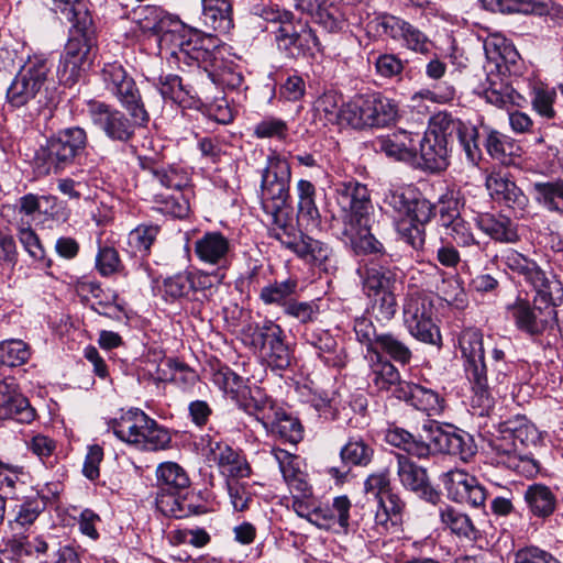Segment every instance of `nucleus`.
Segmentation results:
<instances>
[{"label":"nucleus","instance_id":"f257e3e1","mask_svg":"<svg viewBox=\"0 0 563 563\" xmlns=\"http://www.w3.org/2000/svg\"><path fill=\"white\" fill-rule=\"evenodd\" d=\"M454 133L467 159L473 164L479 161L482 152L477 129L453 118L448 112H439L430 119L429 126L422 136L415 133L417 156L419 155L426 170L437 173L449 166L450 142Z\"/></svg>","mask_w":563,"mask_h":563},{"label":"nucleus","instance_id":"f03ea898","mask_svg":"<svg viewBox=\"0 0 563 563\" xmlns=\"http://www.w3.org/2000/svg\"><path fill=\"white\" fill-rule=\"evenodd\" d=\"M385 440L418 459H427L434 454H450L462 461H470L477 451L474 439L467 432L438 421L423 423L417 434L402 428H391L386 432Z\"/></svg>","mask_w":563,"mask_h":563},{"label":"nucleus","instance_id":"7ed1b4c3","mask_svg":"<svg viewBox=\"0 0 563 563\" xmlns=\"http://www.w3.org/2000/svg\"><path fill=\"white\" fill-rule=\"evenodd\" d=\"M335 200L343 211L340 239L357 254L383 253L384 245L372 233L373 205L369 190L357 180L335 185Z\"/></svg>","mask_w":563,"mask_h":563},{"label":"nucleus","instance_id":"20e7f679","mask_svg":"<svg viewBox=\"0 0 563 563\" xmlns=\"http://www.w3.org/2000/svg\"><path fill=\"white\" fill-rule=\"evenodd\" d=\"M536 439L534 426L526 417L517 416L501 422L488 444L497 464L525 477H533L539 473V465L527 449Z\"/></svg>","mask_w":563,"mask_h":563},{"label":"nucleus","instance_id":"39448f33","mask_svg":"<svg viewBox=\"0 0 563 563\" xmlns=\"http://www.w3.org/2000/svg\"><path fill=\"white\" fill-rule=\"evenodd\" d=\"M459 347L463 360L465 375L472 384V389L483 405H490V380H500L507 368L505 352L495 346L492 350V378L485 362L484 335L475 328H468L459 335Z\"/></svg>","mask_w":563,"mask_h":563},{"label":"nucleus","instance_id":"423d86ee","mask_svg":"<svg viewBox=\"0 0 563 563\" xmlns=\"http://www.w3.org/2000/svg\"><path fill=\"white\" fill-rule=\"evenodd\" d=\"M486 55V79L481 85V95L490 104L498 108L514 102V89L507 77L516 71L519 60L517 49L499 35H492L484 42Z\"/></svg>","mask_w":563,"mask_h":563},{"label":"nucleus","instance_id":"0eeeda50","mask_svg":"<svg viewBox=\"0 0 563 563\" xmlns=\"http://www.w3.org/2000/svg\"><path fill=\"white\" fill-rule=\"evenodd\" d=\"M211 46L213 45L210 38H203L187 30L176 42L175 49L168 51L167 54L179 66L180 64L197 65L202 68L217 85L239 86L242 80L241 75L227 65Z\"/></svg>","mask_w":563,"mask_h":563},{"label":"nucleus","instance_id":"6e6552de","mask_svg":"<svg viewBox=\"0 0 563 563\" xmlns=\"http://www.w3.org/2000/svg\"><path fill=\"white\" fill-rule=\"evenodd\" d=\"M87 145L88 135L84 128L60 129L35 151L32 159L34 172L37 176L63 173L77 162Z\"/></svg>","mask_w":563,"mask_h":563},{"label":"nucleus","instance_id":"1a4fd4ad","mask_svg":"<svg viewBox=\"0 0 563 563\" xmlns=\"http://www.w3.org/2000/svg\"><path fill=\"white\" fill-rule=\"evenodd\" d=\"M118 439L141 451L157 452L172 446V434L140 409H130L110 422Z\"/></svg>","mask_w":563,"mask_h":563},{"label":"nucleus","instance_id":"9d476101","mask_svg":"<svg viewBox=\"0 0 563 563\" xmlns=\"http://www.w3.org/2000/svg\"><path fill=\"white\" fill-rule=\"evenodd\" d=\"M139 162L141 168L165 189L154 195L156 209L175 218H185L189 212V202L183 192L189 181L187 173L175 166H161L147 156H139Z\"/></svg>","mask_w":563,"mask_h":563},{"label":"nucleus","instance_id":"9b49d317","mask_svg":"<svg viewBox=\"0 0 563 563\" xmlns=\"http://www.w3.org/2000/svg\"><path fill=\"white\" fill-rule=\"evenodd\" d=\"M51 64L43 54L27 56L7 89L5 101L13 109L37 100L48 82Z\"/></svg>","mask_w":563,"mask_h":563},{"label":"nucleus","instance_id":"f8f14e48","mask_svg":"<svg viewBox=\"0 0 563 563\" xmlns=\"http://www.w3.org/2000/svg\"><path fill=\"white\" fill-rule=\"evenodd\" d=\"M157 508L168 517L185 518L191 514L190 505L185 503L183 494L190 486L186 470L176 462L167 461L158 464L155 471Z\"/></svg>","mask_w":563,"mask_h":563},{"label":"nucleus","instance_id":"ddd939ff","mask_svg":"<svg viewBox=\"0 0 563 563\" xmlns=\"http://www.w3.org/2000/svg\"><path fill=\"white\" fill-rule=\"evenodd\" d=\"M104 89L113 96L140 126L150 121L135 80L120 62L104 63L100 69Z\"/></svg>","mask_w":563,"mask_h":563},{"label":"nucleus","instance_id":"4468645a","mask_svg":"<svg viewBox=\"0 0 563 563\" xmlns=\"http://www.w3.org/2000/svg\"><path fill=\"white\" fill-rule=\"evenodd\" d=\"M346 114L354 129L383 128L395 122L398 107L379 92L356 96L347 102Z\"/></svg>","mask_w":563,"mask_h":563},{"label":"nucleus","instance_id":"2eb2a0df","mask_svg":"<svg viewBox=\"0 0 563 563\" xmlns=\"http://www.w3.org/2000/svg\"><path fill=\"white\" fill-rule=\"evenodd\" d=\"M402 314L404 323L415 339L432 345L440 344L441 335L434 322L435 309L429 295L418 290L408 294Z\"/></svg>","mask_w":563,"mask_h":563},{"label":"nucleus","instance_id":"dca6fc26","mask_svg":"<svg viewBox=\"0 0 563 563\" xmlns=\"http://www.w3.org/2000/svg\"><path fill=\"white\" fill-rule=\"evenodd\" d=\"M497 261L506 272L521 277L527 284L532 286L540 297H549L551 299V295L554 294L560 295L558 298L563 296L561 283L550 280L536 261L518 251L507 249L497 256Z\"/></svg>","mask_w":563,"mask_h":563},{"label":"nucleus","instance_id":"f3484780","mask_svg":"<svg viewBox=\"0 0 563 563\" xmlns=\"http://www.w3.org/2000/svg\"><path fill=\"white\" fill-rule=\"evenodd\" d=\"M250 344L274 369H286L291 364V352L285 342L283 328L274 321L266 320L262 325L251 329Z\"/></svg>","mask_w":563,"mask_h":563},{"label":"nucleus","instance_id":"a211bd4d","mask_svg":"<svg viewBox=\"0 0 563 563\" xmlns=\"http://www.w3.org/2000/svg\"><path fill=\"white\" fill-rule=\"evenodd\" d=\"M545 305L536 306L526 300H517L509 307V312L516 327L530 336H540L545 332L553 330L561 317L554 307V297H541Z\"/></svg>","mask_w":563,"mask_h":563},{"label":"nucleus","instance_id":"6ab92c4d","mask_svg":"<svg viewBox=\"0 0 563 563\" xmlns=\"http://www.w3.org/2000/svg\"><path fill=\"white\" fill-rule=\"evenodd\" d=\"M252 406L255 409L257 420L272 434L292 444L302 439V427L299 420L284 409L276 408L272 400L265 399L261 404L254 400V404L250 402L246 409L250 410Z\"/></svg>","mask_w":563,"mask_h":563},{"label":"nucleus","instance_id":"aec40b11","mask_svg":"<svg viewBox=\"0 0 563 563\" xmlns=\"http://www.w3.org/2000/svg\"><path fill=\"white\" fill-rule=\"evenodd\" d=\"M87 112L91 122L113 141L128 142L134 134L135 121L110 104L88 100Z\"/></svg>","mask_w":563,"mask_h":563},{"label":"nucleus","instance_id":"412c9836","mask_svg":"<svg viewBox=\"0 0 563 563\" xmlns=\"http://www.w3.org/2000/svg\"><path fill=\"white\" fill-rule=\"evenodd\" d=\"M396 473L401 486L421 499L437 505L441 499V495L432 486L427 468L418 465L406 454H396Z\"/></svg>","mask_w":563,"mask_h":563},{"label":"nucleus","instance_id":"4be33fe9","mask_svg":"<svg viewBox=\"0 0 563 563\" xmlns=\"http://www.w3.org/2000/svg\"><path fill=\"white\" fill-rule=\"evenodd\" d=\"M277 47L287 57L299 58L319 48V40L312 29L301 22H286L275 32Z\"/></svg>","mask_w":563,"mask_h":563},{"label":"nucleus","instance_id":"5701e85b","mask_svg":"<svg viewBox=\"0 0 563 563\" xmlns=\"http://www.w3.org/2000/svg\"><path fill=\"white\" fill-rule=\"evenodd\" d=\"M448 497L459 504H468L481 507L487 498L485 488L468 473L454 468L443 473L440 477Z\"/></svg>","mask_w":563,"mask_h":563},{"label":"nucleus","instance_id":"b1692460","mask_svg":"<svg viewBox=\"0 0 563 563\" xmlns=\"http://www.w3.org/2000/svg\"><path fill=\"white\" fill-rule=\"evenodd\" d=\"M297 8L330 33L339 32L345 26L343 0H297Z\"/></svg>","mask_w":563,"mask_h":563},{"label":"nucleus","instance_id":"393cba45","mask_svg":"<svg viewBox=\"0 0 563 563\" xmlns=\"http://www.w3.org/2000/svg\"><path fill=\"white\" fill-rule=\"evenodd\" d=\"M79 21L71 22L70 35L62 56L90 62L89 55L96 45V31L90 14L79 7Z\"/></svg>","mask_w":563,"mask_h":563},{"label":"nucleus","instance_id":"a878e982","mask_svg":"<svg viewBox=\"0 0 563 563\" xmlns=\"http://www.w3.org/2000/svg\"><path fill=\"white\" fill-rule=\"evenodd\" d=\"M380 26L386 35L401 41L404 46L413 52L428 54L432 46V43L419 29L400 18L384 15Z\"/></svg>","mask_w":563,"mask_h":563},{"label":"nucleus","instance_id":"bb28decb","mask_svg":"<svg viewBox=\"0 0 563 563\" xmlns=\"http://www.w3.org/2000/svg\"><path fill=\"white\" fill-rule=\"evenodd\" d=\"M384 253L385 250L379 254L384 255ZM362 280L365 294L397 289L399 272L385 256H382L365 264Z\"/></svg>","mask_w":563,"mask_h":563},{"label":"nucleus","instance_id":"cd10ccee","mask_svg":"<svg viewBox=\"0 0 563 563\" xmlns=\"http://www.w3.org/2000/svg\"><path fill=\"white\" fill-rule=\"evenodd\" d=\"M36 418L35 409L15 386L0 379V422L7 419L29 424Z\"/></svg>","mask_w":563,"mask_h":563},{"label":"nucleus","instance_id":"c85d7f7f","mask_svg":"<svg viewBox=\"0 0 563 563\" xmlns=\"http://www.w3.org/2000/svg\"><path fill=\"white\" fill-rule=\"evenodd\" d=\"M377 152L396 161L411 162L417 158V142L415 133L405 130L379 136L374 141Z\"/></svg>","mask_w":563,"mask_h":563},{"label":"nucleus","instance_id":"c756f323","mask_svg":"<svg viewBox=\"0 0 563 563\" xmlns=\"http://www.w3.org/2000/svg\"><path fill=\"white\" fill-rule=\"evenodd\" d=\"M231 253L230 241L220 232H207L195 242V254L209 265L225 267Z\"/></svg>","mask_w":563,"mask_h":563},{"label":"nucleus","instance_id":"7c9ffc66","mask_svg":"<svg viewBox=\"0 0 563 563\" xmlns=\"http://www.w3.org/2000/svg\"><path fill=\"white\" fill-rule=\"evenodd\" d=\"M365 360L369 366V380L372 385L379 391H393L396 397V390L406 384L402 380L398 369L377 352L365 355Z\"/></svg>","mask_w":563,"mask_h":563},{"label":"nucleus","instance_id":"2f4dec72","mask_svg":"<svg viewBox=\"0 0 563 563\" xmlns=\"http://www.w3.org/2000/svg\"><path fill=\"white\" fill-rule=\"evenodd\" d=\"M489 195L497 201L506 203L514 209L523 210L528 203L527 196L506 174L494 172L486 178Z\"/></svg>","mask_w":563,"mask_h":563},{"label":"nucleus","instance_id":"473e14b6","mask_svg":"<svg viewBox=\"0 0 563 563\" xmlns=\"http://www.w3.org/2000/svg\"><path fill=\"white\" fill-rule=\"evenodd\" d=\"M396 398L429 413L441 412L444 404V399L437 391L410 382L401 384L396 390Z\"/></svg>","mask_w":563,"mask_h":563},{"label":"nucleus","instance_id":"72a5a7b5","mask_svg":"<svg viewBox=\"0 0 563 563\" xmlns=\"http://www.w3.org/2000/svg\"><path fill=\"white\" fill-rule=\"evenodd\" d=\"M346 110L347 103H343L342 95L333 90L325 91L318 97L312 108L314 118L318 119L322 125H350Z\"/></svg>","mask_w":563,"mask_h":563},{"label":"nucleus","instance_id":"f704fd0d","mask_svg":"<svg viewBox=\"0 0 563 563\" xmlns=\"http://www.w3.org/2000/svg\"><path fill=\"white\" fill-rule=\"evenodd\" d=\"M298 257L309 262L325 273L335 268L333 250L324 242L300 234L292 251Z\"/></svg>","mask_w":563,"mask_h":563},{"label":"nucleus","instance_id":"c9c22d12","mask_svg":"<svg viewBox=\"0 0 563 563\" xmlns=\"http://www.w3.org/2000/svg\"><path fill=\"white\" fill-rule=\"evenodd\" d=\"M351 501L346 496H338L331 506L318 505L314 516V526L320 529H332L339 525L342 529L349 528Z\"/></svg>","mask_w":563,"mask_h":563},{"label":"nucleus","instance_id":"e433bc0d","mask_svg":"<svg viewBox=\"0 0 563 563\" xmlns=\"http://www.w3.org/2000/svg\"><path fill=\"white\" fill-rule=\"evenodd\" d=\"M297 191V218L308 228H318L321 223V214L316 205V187L306 179H300L296 186Z\"/></svg>","mask_w":563,"mask_h":563},{"label":"nucleus","instance_id":"4c0bfd02","mask_svg":"<svg viewBox=\"0 0 563 563\" xmlns=\"http://www.w3.org/2000/svg\"><path fill=\"white\" fill-rule=\"evenodd\" d=\"M211 454L222 474L241 478L250 475L251 470L245 457L230 445L217 442L211 448Z\"/></svg>","mask_w":563,"mask_h":563},{"label":"nucleus","instance_id":"58836bf2","mask_svg":"<svg viewBox=\"0 0 563 563\" xmlns=\"http://www.w3.org/2000/svg\"><path fill=\"white\" fill-rule=\"evenodd\" d=\"M269 236L279 241L286 249L294 251L300 234L292 224L288 210L265 213Z\"/></svg>","mask_w":563,"mask_h":563},{"label":"nucleus","instance_id":"ea45409f","mask_svg":"<svg viewBox=\"0 0 563 563\" xmlns=\"http://www.w3.org/2000/svg\"><path fill=\"white\" fill-rule=\"evenodd\" d=\"M201 21L214 32L227 33L232 27V5L229 0H202Z\"/></svg>","mask_w":563,"mask_h":563},{"label":"nucleus","instance_id":"a19ab883","mask_svg":"<svg viewBox=\"0 0 563 563\" xmlns=\"http://www.w3.org/2000/svg\"><path fill=\"white\" fill-rule=\"evenodd\" d=\"M477 227L492 239L512 243L518 240L516 225L505 216L481 213L475 218Z\"/></svg>","mask_w":563,"mask_h":563},{"label":"nucleus","instance_id":"79ce46f5","mask_svg":"<svg viewBox=\"0 0 563 563\" xmlns=\"http://www.w3.org/2000/svg\"><path fill=\"white\" fill-rule=\"evenodd\" d=\"M523 496L529 510L538 518H547L555 510L556 497L545 485H530Z\"/></svg>","mask_w":563,"mask_h":563},{"label":"nucleus","instance_id":"37998d69","mask_svg":"<svg viewBox=\"0 0 563 563\" xmlns=\"http://www.w3.org/2000/svg\"><path fill=\"white\" fill-rule=\"evenodd\" d=\"M187 30L188 29L179 19L165 11L153 35L155 36L159 49L167 54L168 51L175 49L176 42Z\"/></svg>","mask_w":563,"mask_h":563},{"label":"nucleus","instance_id":"c03bdc74","mask_svg":"<svg viewBox=\"0 0 563 563\" xmlns=\"http://www.w3.org/2000/svg\"><path fill=\"white\" fill-rule=\"evenodd\" d=\"M299 289V280L295 276H289L287 279L263 287L260 292V298L265 305H277L285 307L292 296L297 295Z\"/></svg>","mask_w":563,"mask_h":563},{"label":"nucleus","instance_id":"a18cd8bd","mask_svg":"<svg viewBox=\"0 0 563 563\" xmlns=\"http://www.w3.org/2000/svg\"><path fill=\"white\" fill-rule=\"evenodd\" d=\"M290 179L291 167L289 162L276 154L267 156L266 166L262 170L261 190L290 183Z\"/></svg>","mask_w":563,"mask_h":563},{"label":"nucleus","instance_id":"49530a36","mask_svg":"<svg viewBox=\"0 0 563 563\" xmlns=\"http://www.w3.org/2000/svg\"><path fill=\"white\" fill-rule=\"evenodd\" d=\"M532 188L539 205L551 212L563 213V181H539Z\"/></svg>","mask_w":563,"mask_h":563},{"label":"nucleus","instance_id":"de8ad7c7","mask_svg":"<svg viewBox=\"0 0 563 563\" xmlns=\"http://www.w3.org/2000/svg\"><path fill=\"white\" fill-rule=\"evenodd\" d=\"M441 522L459 537H464L470 540H476L478 530L474 527L471 518L451 506H445L440 509Z\"/></svg>","mask_w":563,"mask_h":563},{"label":"nucleus","instance_id":"09e8293b","mask_svg":"<svg viewBox=\"0 0 563 563\" xmlns=\"http://www.w3.org/2000/svg\"><path fill=\"white\" fill-rule=\"evenodd\" d=\"M485 147L490 157L498 161L503 165L514 164L515 154L518 150V146L510 137L497 131L488 132L485 140Z\"/></svg>","mask_w":563,"mask_h":563},{"label":"nucleus","instance_id":"8fccbe9b","mask_svg":"<svg viewBox=\"0 0 563 563\" xmlns=\"http://www.w3.org/2000/svg\"><path fill=\"white\" fill-rule=\"evenodd\" d=\"M374 455L373 448L361 437H352L340 451L343 464L349 466H366Z\"/></svg>","mask_w":563,"mask_h":563},{"label":"nucleus","instance_id":"3c124183","mask_svg":"<svg viewBox=\"0 0 563 563\" xmlns=\"http://www.w3.org/2000/svg\"><path fill=\"white\" fill-rule=\"evenodd\" d=\"M45 507L46 501L40 495L36 494L26 497L19 506L14 520L9 521L11 531H16L23 527L33 525Z\"/></svg>","mask_w":563,"mask_h":563},{"label":"nucleus","instance_id":"603ef678","mask_svg":"<svg viewBox=\"0 0 563 563\" xmlns=\"http://www.w3.org/2000/svg\"><path fill=\"white\" fill-rule=\"evenodd\" d=\"M7 549L14 556H32L34 554L44 553L47 551V543L42 538L30 539L23 532L19 530L12 531L11 537H9L7 543Z\"/></svg>","mask_w":563,"mask_h":563},{"label":"nucleus","instance_id":"864d4df0","mask_svg":"<svg viewBox=\"0 0 563 563\" xmlns=\"http://www.w3.org/2000/svg\"><path fill=\"white\" fill-rule=\"evenodd\" d=\"M375 347L377 353H385L401 365L409 364L412 357L409 346L393 333H382Z\"/></svg>","mask_w":563,"mask_h":563},{"label":"nucleus","instance_id":"5fc2aeb1","mask_svg":"<svg viewBox=\"0 0 563 563\" xmlns=\"http://www.w3.org/2000/svg\"><path fill=\"white\" fill-rule=\"evenodd\" d=\"M289 189L290 183H285L278 187L260 190L261 206L264 213L287 210V203L290 198Z\"/></svg>","mask_w":563,"mask_h":563},{"label":"nucleus","instance_id":"6e6d98bb","mask_svg":"<svg viewBox=\"0 0 563 563\" xmlns=\"http://www.w3.org/2000/svg\"><path fill=\"white\" fill-rule=\"evenodd\" d=\"M89 66L90 62L88 60L69 58L60 55L59 64L57 66V76L60 84L71 87L79 81Z\"/></svg>","mask_w":563,"mask_h":563},{"label":"nucleus","instance_id":"4d7b16f0","mask_svg":"<svg viewBox=\"0 0 563 563\" xmlns=\"http://www.w3.org/2000/svg\"><path fill=\"white\" fill-rule=\"evenodd\" d=\"M31 356L30 346L22 340H5L1 342V365L20 366Z\"/></svg>","mask_w":563,"mask_h":563},{"label":"nucleus","instance_id":"13d9d810","mask_svg":"<svg viewBox=\"0 0 563 563\" xmlns=\"http://www.w3.org/2000/svg\"><path fill=\"white\" fill-rule=\"evenodd\" d=\"M441 225L448 231L446 234L461 246H470L475 244V238L473 235L470 223H467L462 217L453 219L450 216L441 217Z\"/></svg>","mask_w":563,"mask_h":563},{"label":"nucleus","instance_id":"bf43d9fd","mask_svg":"<svg viewBox=\"0 0 563 563\" xmlns=\"http://www.w3.org/2000/svg\"><path fill=\"white\" fill-rule=\"evenodd\" d=\"M159 228L153 224H141L133 229L128 235V244L132 252L146 254L154 243Z\"/></svg>","mask_w":563,"mask_h":563},{"label":"nucleus","instance_id":"052dcab7","mask_svg":"<svg viewBox=\"0 0 563 563\" xmlns=\"http://www.w3.org/2000/svg\"><path fill=\"white\" fill-rule=\"evenodd\" d=\"M192 290H195V284L189 273L177 274L163 283V294L166 299L176 300L188 296Z\"/></svg>","mask_w":563,"mask_h":563},{"label":"nucleus","instance_id":"680f3d73","mask_svg":"<svg viewBox=\"0 0 563 563\" xmlns=\"http://www.w3.org/2000/svg\"><path fill=\"white\" fill-rule=\"evenodd\" d=\"M213 383L225 394L238 397L246 389L244 379L229 367H222L213 374Z\"/></svg>","mask_w":563,"mask_h":563},{"label":"nucleus","instance_id":"e2e57ef3","mask_svg":"<svg viewBox=\"0 0 563 563\" xmlns=\"http://www.w3.org/2000/svg\"><path fill=\"white\" fill-rule=\"evenodd\" d=\"M397 232L401 241L413 250H421L426 241L424 225L415 223L410 219H401L397 223Z\"/></svg>","mask_w":563,"mask_h":563},{"label":"nucleus","instance_id":"0e129e2a","mask_svg":"<svg viewBox=\"0 0 563 563\" xmlns=\"http://www.w3.org/2000/svg\"><path fill=\"white\" fill-rule=\"evenodd\" d=\"M354 332L358 342L366 346L365 355L377 352L375 346L378 343V338L380 334L376 333L375 325L369 318L365 316L355 318Z\"/></svg>","mask_w":563,"mask_h":563},{"label":"nucleus","instance_id":"69168bd1","mask_svg":"<svg viewBox=\"0 0 563 563\" xmlns=\"http://www.w3.org/2000/svg\"><path fill=\"white\" fill-rule=\"evenodd\" d=\"M396 289L366 294L372 300L373 309L384 320H390L397 312Z\"/></svg>","mask_w":563,"mask_h":563},{"label":"nucleus","instance_id":"338daca9","mask_svg":"<svg viewBox=\"0 0 563 563\" xmlns=\"http://www.w3.org/2000/svg\"><path fill=\"white\" fill-rule=\"evenodd\" d=\"M26 448L36 455L44 464L53 465L51 457L56 450V442L42 433L34 434L25 441Z\"/></svg>","mask_w":563,"mask_h":563},{"label":"nucleus","instance_id":"774afa93","mask_svg":"<svg viewBox=\"0 0 563 563\" xmlns=\"http://www.w3.org/2000/svg\"><path fill=\"white\" fill-rule=\"evenodd\" d=\"M417 197V190L412 186L398 187L390 189L385 196V203L391 207L398 213L405 216L412 203V200Z\"/></svg>","mask_w":563,"mask_h":563}]
</instances>
